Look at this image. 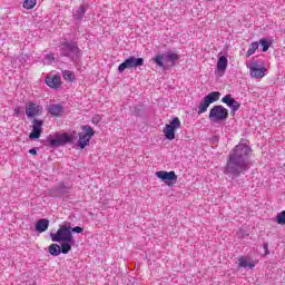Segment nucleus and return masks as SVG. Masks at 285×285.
<instances>
[{"mask_svg": "<svg viewBox=\"0 0 285 285\" xmlns=\"http://www.w3.org/2000/svg\"><path fill=\"white\" fill-rule=\"evenodd\" d=\"M43 112V107L35 104V102H29L26 107V115L29 119L32 117H39Z\"/></svg>", "mask_w": 285, "mask_h": 285, "instance_id": "14", "label": "nucleus"}, {"mask_svg": "<svg viewBox=\"0 0 285 285\" xmlns=\"http://www.w3.org/2000/svg\"><path fill=\"white\" fill-rule=\"evenodd\" d=\"M179 128H181V120H179L177 117L173 118L163 129L166 139L173 141V139H175V131L179 130Z\"/></svg>", "mask_w": 285, "mask_h": 285, "instance_id": "9", "label": "nucleus"}, {"mask_svg": "<svg viewBox=\"0 0 285 285\" xmlns=\"http://www.w3.org/2000/svg\"><path fill=\"white\" fill-rule=\"evenodd\" d=\"M81 130H83V132H79L78 137V146L79 148H86V146L88 144H90V139H92V137H95V130L92 129V127L86 125L81 127Z\"/></svg>", "mask_w": 285, "mask_h": 285, "instance_id": "8", "label": "nucleus"}, {"mask_svg": "<svg viewBox=\"0 0 285 285\" xmlns=\"http://www.w3.org/2000/svg\"><path fill=\"white\" fill-rule=\"evenodd\" d=\"M141 66H144V58H135L131 56L118 66V72L141 68Z\"/></svg>", "mask_w": 285, "mask_h": 285, "instance_id": "7", "label": "nucleus"}, {"mask_svg": "<svg viewBox=\"0 0 285 285\" xmlns=\"http://www.w3.org/2000/svg\"><path fill=\"white\" fill-rule=\"evenodd\" d=\"M72 242H65L61 244L60 250L63 255H68L69 250H72Z\"/></svg>", "mask_w": 285, "mask_h": 285, "instance_id": "24", "label": "nucleus"}, {"mask_svg": "<svg viewBox=\"0 0 285 285\" xmlns=\"http://www.w3.org/2000/svg\"><path fill=\"white\" fill-rule=\"evenodd\" d=\"M209 119L214 124L228 119V109L222 105L214 106L209 111Z\"/></svg>", "mask_w": 285, "mask_h": 285, "instance_id": "5", "label": "nucleus"}, {"mask_svg": "<svg viewBox=\"0 0 285 285\" xmlns=\"http://www.w3.org/2000/svg\"><path fill=\"white\" fill-rule=\"evenodd\" d=\"M98 121H99V119H97V118H94V119H92V122H94V124H98Z\"/></svg>", "mask_w": 285, "mask_h": 285, "instance_id": "33", "label": "nucleus"}, {"mask_svg": "<svg viewBox=\"0 0 285 285\" xmlns=\"http://www.w3.org/2000/svg\"><path fill=\"white\" fill-rule=\"evenodd\" d=\"M222 102L223 104H226V106L228 107V108H230V112H232V115H235V112L237 111V110H239V108H240V104H239V101H237V100H235V98H233V96H230V95H226L225 97H223L222 98Z\"/></svg>", "mask_w": 285, "mask_h": 285, "instance_id": "15", "label": "nucleus"}, {"mask_svg": "<svg viewBox=\"0 0 285 285\" xmlns=\"http://www.w3.org/2000/svg\"><path fill=\"white\" fill-rule=\"evenodd\" d=\"M219 97L222 94L219 91H213L204 97L198 107V115H204L210 106V104H215V101H219Z\"/></svg>", "mask_w": 285, "mask_h": 285, "instance_id": "6", "label": "nucleus"}, {"mask_svg": "<svg viewBox=\"0 0 285 285\" xmlns=\"http://www.w3.org/2000/svg\"><path fill=\"white\" fill-rule=\"evenodd\" d=\"M49 253L53 256V257H59V255H61V246H59V244H51L49 246Z\"/></svg>", "mask_w": 285, "mask_h": 285, "instance_id": "21", "label": "nucleus"}, {"mask_svg": "<svg viewBox=\"0 0 285 285\" xmlns=\"http://www.w3.org/2000/svg\"><path fill=\"white\" fill-rule=\"evenodd\" d=\"M263 248H264V250H266V253H268V244L265 243V244L263 245Z\"/></svg>", "mask_w": 285, "mask_h": 285, "instance_id": "32", "label": "nucleus"}, {"mask_svg": "<svg viewBox=\"0 0 285 285\" xmlns=\"http://www.w3.org/2000/svg\"><path fill=\"white\" fill-rule=\"evenodd\" d=\"M259 43L263 46V52H268V49L271 48V42H268V39L262 38Z\"/></svg>", "mask_w": 285, "mask_h": 285, "instance_id": "27", "label": "nucleus"}, {"mask_svg": "<svg viewBox=\"0 0 285 285\" xmlns=\"http://www.w3.org/2000/svg\"><path fill=\"white\" fill-rule=\"evenodd\" d=\"M236 264H238L239 268H255V264L249 262L248 258L246 256H240Z\"/></svg>", "mask_w": 285, "mask_h": 285, "instance_id": "19", "label": "nucleus"}, {"mask_svg": "<svg viewBox=\"0 0 285 285\" xmlns=\"http://www.w3.org/2000/svg\"><path fill=\"white\" fill-rule=\"evenodd\" d=\"M227 68H228V58H226V56H220L217 61L218 72H222V75H224Z\"/></svg>", "mask_w": 285, "mask_h": 285, "instance_id": "18", "label": "nucleus"}, {"mask_svg": "<svg viewBox=\"0 0 285 285\" xmlns=\"http://www.w3.org/2000/svg\"><path fill=\"white\" fill-rule=\"evenodd\" d=\"M45 81L49 88H53L55 90L61 87V76L59 75H49Z\"/></svg>", "mask_w": 285, "mask_h": 285, "instance_id": "16", "label": "nucleus"}, {"mask_svg": "<svg viewBox=\"0 0 285 285\" xmlns=\"http://www.w3.org/2000/svg\"><path fill=\"white\" fill-rule=\"evenodd\" d=\"M179 60V56L173 51H167L163 55H157L154 57V63L159 66V68H166V65H164V61L166 63H170V66H175V61Z\"/></svg>", "mask_w": 285, "mask_h": 285, "instance_id": "4", "label": "nucleus"}, {"mask_svg": "<svg viewBox=\"0 0 285 285\" xmlns=\"http://www.w3.org/2000/svg\"><path fill=\"white\" fill-rule=\"evenodd\" d=\"M49 57V59H55L52 56H48Z\"/></svg>", "mask_w": 285, "mask_h": 285, "instance_id": "34", "label": "nucleus"}, {"mask_svg": "<svg viewBox=\"0 0 285 285\" xmlns=\"http://www.w3.org/2000/svg\"><path fill=\"white\" fill-rule=\"evenodd\" d=\"M49 112L53 117H61L63 115V106L61 105H50Z\"/></svg>", "mask_w": 285, "mask_h": 285, "instance_id": "20", "label": "nucleus"}, {"mask_svg": "<svg viewBox=\"0 0 285 285\" xmlns=\"http://www.w3.org/2000/svg\"><path fill=\"white\" fill-rule=\"evenodd\" d=\"M37 6V0H24L22 7L24 10H32Z\"/></svg>", "mask_w": 285, "mask_h": 285, "instance_id": "25", "label": "nucleus"}, {"mask_svg": "<svg viewBox=\"0 0 285 285\" xmlns=\"http://www.w3.org/2000/svg\"><path fill=\"white\" fill-rule=\"evenodd\" d=\"M48 226H50V220L41 218L36 224V230L37 233H46V230H48Z\"/></svg>", "mask_w": 285, "mask_h": 285, "instance_id": "17", "label": "nucleus"}, {"mask_svg": "<svg viewBox=\"0 0 285 285\" xmlns=\"http://www.w3.org/2000/svg\"><path fill=\"white\" fill-rule=\"evenodd\" d=\"M60 53L62 57H68V59H71V61H77V59L81 57V49H79L77 42L66 40L61 42Z\"/></svg>", "mask_w": 285, "mask_h": 285, "instance_id": "2", "label": "nucleus"}, {"mask_svg": "<svg viewBox=\"0 0 285 285\" xmlns=\"http://www.w3.org/2000/svg\"><path fill=\"white\" fill-rule=\"evenodd\" d=\"M72 141V136L63 132L57 134L56 138L49 139L50 146H65V144H70Z\"/></svg>", "mask_w": 285, "mask_h": 285, "instance_id": "12", "label": "nucleus"}, {"mask_svg": "<svg viewBox=\"0 0 285 285\" xmlns=\"http://www.w3.org/2000/svg\"><path fill=\"white\" fill-rule=\"evenodd\" d=\"M253 149L246 144H238L229 151L227 163L223 169L224 175L229 179H237L240 175H245L250 170V155Z\"/></svg>", "mask_w": 285, "mask_h": 285, "instance_id": "1", "label": "nucleus"}, {"mask_svg": "<svg viewBox=\"0 0 285 285\" xmlns=\"http://www.w3.org/2000/svg\"><path fill=\"white\" fill-rule=\"evenodd\" d=\"M20 114H21V108L17 107V108L14 109V115H20Z\"/></svg>", "mask_w": 285, "mask_h": 285, "instance_id": "31", "label": "nucleus"}, {"mask_svg": "<svg viewBox=\"0 0 285 285\" xmlns=\"http://www.w3.org/2000/svg\"><path fill=\"white\" fill-rule=\"evenodd\" d=\"M83 14H86V8L85 7H79L73 12V18L77 19L78 21H81V19H83Z\"/></svg>", "mask_w": 285, "mask_h": 285, "instance_id": "22", "label": "nucleus"}, {"mask_svg": "<svg viewBox=\"0 0 285 285\" xmlns=\"http://www.w3.org/2000/svg\"><path fill=\"white\" fill-rule=\"evenodd\" d=\"M249 75L254 79H264L266 77V68L257 61L249 62Z\"/></svg>", "mask_w": 285, "mask_h": 285, "instance_id": "10", "label": "nucleus"}, {"mask_svg": "<svg viewBox=\"0 0 285 285\" xmlns=\"http://www.w3.org/2000/svg\"><path fill=\"white\" fill-rule=\"evenodd\" d=\"M158 179L166 183L167 186H175L177 184V174L175 171L160 170L155 173Z\"/></svg>", "mask_w": 285, "mask_h": 285, "instance_id": "11", "label": "nucleus"}, {"mask_svg": "<svg viewBox=\"0 0 285 285\" xmlns=\"http://www.w3.org/2000/svg\"><path fill=\"white\" fill-rule=\"evenodd\" d=\"M258 48H259V42H252L246 52V57H252V55H255Z\"/></svg>", "mask_w": 285, "mask_h": 285, "instance_id": "23", "label": "nucleus"}, {"mask_svg": "<svg viewBox=\"0 0 285 285\" xmlns=\"http://www.w3.org/2000/svg\"><path fill=\"white\" fill-rule=\"evenodd\" d=\"M276 222L277 224H285V210H283L276 216Z\"/></svg>", "mask_w": 285, "mask_h": 285, "instance_id": "28", "label": "nucleus"}, {"mask_svg": "<svg viewBox=\"0 0 285 285\" xmlns=\"http://www.w3.org/2000/svg\"><path fill=\"white\" fill-rule=\"evenodd\" d=\"M29 154H30V155H37V148H31V149L29 150Z\"/></svg>", "mask_w": 285, "mask_h": 285, "instance_id": "30", "label": "nucleus"}, {"mask_svg": "<svg viewBox=\"0 0 285 285\" xmlns=\"http://www.w3.org/2000/svg\"><path fill=\"white\" fill-rule=\"evenodd\" d=\"M62 76L66 81H75V73L70 70L62 71Z\"/></svg>", "mask_w": 285, "mask_h": 285, "instance_id": "26", "label": "nucleus"}, {"mask_svg": "<svg viewBox=\"0 0 285 285\" xmlns=\"http://www.w3.org/2000/svg\"><path fill=\"white\" fill-rule=\"evenodd\" d=\"M43 132V120L33 119L32 120V130L29 135L30 139H39Z\"/></svg>", "mask_w": 285, "mask_h": 285, "instance_id": "13", "label": "nucleus"}, {"mask_svg": "<svg viewBox=\"0 0 285 285\" xmlns=\"http://www.w3.org/2000/svg\"><path fill=\"white\" fill-rule=\"evenodd\" d=\"M51 242H72V233H71V227L62 225L57 233H51L50 234Z\"/></svg>", "mask_w": 285, "mask_h": 285, "instance_id": "3", "label": "nucleus"}, {"mask_svg": "<svg viewBox=\"0 0 285 285\" xmlns=\"http://www.w3.org/2000/svg\"><path fill=\"white\" fill-rule=\"evenodd\" d=\"M71 233H77V234H81L83 233V227L80 226H76V227H71Z\"/></svg>", "mask_w": 285, "mask_h": 285, "instance_id": "29", "label": "nucleus"}]
</instances>
